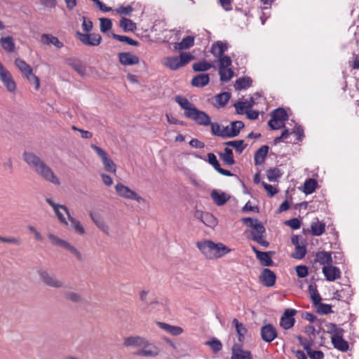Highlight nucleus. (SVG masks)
Masks as SVG:
<instances>
[{"mask_svg":"<svg viewBox=\"0 0 359 359\" xmlns=\"http://www.w3.org/2000/svg\"><path fill=\"white\" fill-rule=\"evenodd\" d=\"M123 345L126 347H135L138 349L133 355L146 358H156L161 353L160 348L150 342L144 337L131 336L124 339Z\"/></svg>","mask_w":359,"mask_h":359,"instance_id":"1","label":"nucleus"},{"mask_svg":"<svg viewBox=\"0 0 359 359\" xmlns=\"http://www.w3.org/2000/svg\"><path fill=\"white\" fill-rule=\"evenodd\" d=\"M196 245L205 257L209 259L219 258L231 250L221 243H215L211 241L198 242Z\"/></svg>","mask_w":359,"mask_h":359,"instance_id":"2","label":"nucleus"},{"mask_svg":"<svg viewBox=\"0 0 359 359\" xmlns=\"http://www.w3.org/2000/svg\"><path fill=\"white\" fill-rule=\"evenodd\" d=\"M29 167L46 181L55 185L60 184L59 179L41 158H25Z\"/></svg>","mask_w":359,"mask_h":359,"instance_id":"3","label":"nucleus"},{"mask_svg":"<svg viewBox=\"0 0 359 359\" xmlns=\"http://www.w3.org/2000/svg\"><path fill=\"white\" fill-rule=\"evenodd\" d=\"M193 60H194V56L189 53L185 52L182 53L180 56L165 57L163 60V64L172 70H177L185 66Z\"/></svg>","mask_w":359,"mask_h":359,"instance_id":"4","label":"nucleus"},{"mask_svg":"<svg viewBox=\"0 0 359 359\" xmlns=\"http://www.w3.org/2000/svg\"><path fill=\"white\" fill-rule=\"evenodd\" d=\"M47 237L50 240L51 244L55 246L61 247L73 254L79 261L83 260L82 254L76 248L73 246L70 243L59 238L52 233H48Z\"/></svg>","mask_w":359,"mask_h":359,"instance_id":"5","label":"nucleus"},{"mask_svg":"<svg viewBox=\"0 0 359 359\" xmlns=\"http://www.w3.org/2000/svg\"><path fill=\"white\" fill-rule=\"evenodd\" d=\"M288 115L283 108H278L271 113V119L268 124L272 130L285 128L284 122L287 120Z\"/></svg>","mask_w":359,"mask_h":359,"instance_id":"6","label":"nucleus"},{"mask_svg":"<svg viewBox=\"0 0 359 359\" xmlns=\"http://www.w3.org/2000/svg\"><path fill=\"white\" fill-rule=\"evenodd\" d=\"M115 189L117 194L123 198L127 199L135 200L139 203L144 201V199L141 196H138L136 192L131 190L129 187L123 185L121 183H118L115 186Z\"/></svg>","mask_w":359,"mask_h":359,"instance_id":"7","label":"nucleus"},{"mask_svg":"<svg viewBox=\"0 0 359 359\" xmlns=\"http://www.w3.org/2000/svg\"><path fill=\"white\" fill-rule=\"evenodd\" d=\"M38 273L43 282L48 286L54 288L65 287L63 282L56 278L55 276L49 273L47 271L39 269Z\"/></svg>","mask_w":359,"mask_h":359,"instance_id":"8","label":"nucleus"},{"mask_svg":"<svg viewBox=\"0 0 359 359\" xmlns=\"http://www.w3.org/2000/svg\"><path fill=\"white\" fill-rule=\"evenodd\" d=\"M46 201L47 202V203L49 205H50L53 208L54 212H55L57 217L60 220V222H62V224L67 225L68 224V222H67V220L66 219V218L65 217L64 214H66L67 217L69 218V215H71L69 212L68 208L64 205H60V204L55 203L50 198H46Z\"/></svg>","mask_w":359,"mask_h":359,"instance_id":"9","label":"nucleus"},{"mask_svg":"<svg viewBox=\"0 0 359 359\" xmlns=\"http://www.w3.org/2000/svg\"><path fill=\"white\" fill-rule=\"evenodd\" d=\"M0 80L9 92H14L16 84L8 70H7L0 62Z\"/></svg>","mask_w":359,"mask_h":359,"instance_id":"10","label":"nucleus"},{"mask_svg":"<svg viewBox=\"0 0 359 359\" xmlns=\"http://www.w3.org/2000/svg\"><path fill=\"white\" fill-rule=\"evenodd\" d=\"M188 118L194 121L199 126H208L211 124V119L209 115L197 108L191 114H189Z\"/></svg>","mask_w":359,"mask_h":359,"instance_id":"11","label":"nucleus"},{"mask_svg":"<svg viewBox=\"0 0 359 359\" xmlns=\"http://www.w3.org/2000/svg\"><path fill=\"white\" fill-rule=\"evenodd\" d=\"M231 359H253L250 351L243 348V344L235 343L231 348Z\"/></svg>","mask_w":359,"mask_h":359,"instance_id":"12","label":"nucleus"},{"mask_svg":"<svg viewBox=\"0 0 359 359\" xmlns=\"http://www.w3.org/2000/svg\"><path fill=\"white\" fill-rule=\"evenodd\" d=\"M76 34L79 36V40L86 46H96L101 42L102 37L99 34H83L78 32Z\"/></svg>","mask_w":359,"mask_h":359,"instance_id":"13","label":"nucleus"},{"mask_svg":"<svg viewBox=\"0 0 359 359\" xmlns=\"http://www.w3.org/2000/svg\"><path fill=\"white\" fill-rule=\"evenodd\" d=\"M297 311L292 309H287L280 318V325L285 330H289L294 326L295 320L293 316Z\"/></svg>","mask_w":359,"mask_h":359,"instance_id":"14","label":"nucleus"},{"mask_svg":"<svg viewBox=\"0 0 359 359\" xmlns=\"http://www.w3.org/2000/svg\"><path fill=\"white\" fill-rule=\"evenodd\" d=\"M241 222L245 226L250 227L253 229L252 231L255 234L265 233L266 229L264 225L259 221L258 219L252 217H243Z\"/></svg>","mask_w":359,"mask_h":359,"instance_id":"15","label":"nucleus"},{"mask_svg":"<svg viewBox=\"0 0 359 359\" xmlns=\"http://www.w3.org/2000/svg\"><path fill=\"white\" fill-rule=\"evenodd\" d=\"M262 339L266 342H271L277 336V330L271 324H267L262 327L261 330Z\"/></svg>","mask_w":359,"mask_h":359,"instance_id":"16","label":"nucleus"},{"mask_svg":"<svg viewBox=\"0 0 359 359\" xmlns=\"http://www.w3.org/2000/svg\"><path fill=\"white\" fill-rule=\"evenodd\" d=\"M276 276L271 269H264L259 276L260 283L266 287H272L275 285Z\"/></svg>","mask_w":359,"mask_h":359,"instance_id":"17","label":"nucleus"},{"mask_svg":"<svg viewBox=\"0 0 359 359\" xmlns=\"http://www.w3.org/2000/svg\"><path fill=\"white\" fill-rule=\"evenodd\" d=\"M244 126L243 122L241 121H233L231 123L230 126H224V132L225 138L236 137Z\"/></svg>","mask_w":359,"mask_h":359,"instance_id":"18","label":"nucleus"},{"mask_svg":"<svg viewBox=\"0 0 359 359\" xmlns=\"http://www.w3.org/2000/svg\"><path fill=\"white\" fill-rule=\"evenodd\" d=\"M194 217L207 226L214 227L217 224L216 218L209 212H203L200 210H196L194 213Z\"/></svg>","mask_w":359,"mask_h":359,"instance_id":"19","label":"nucleus"},{"mask_svg":"<svg viewBox=\"0 0 359 359\" xmlns=\"http://www.w3.org/2000/svg\"><path fill=\"white\" fill-rule=\"evenodd\" d=\"M323 273L328 281H334L341 277L340 269L331 264L324 266L323 267Z\"/></svg>","mask_w":359,"mask_h":359,"instance_id":"20","label":"nucleus"},{"mask_svg":"<svg viewBox=\"0 0 359 359\" xmlns=\"http://www.w3.org/2000/svg\"><path fill=\"white\" fill-rule=\"evenodd\" d=\"M295 134L297 136V141H302L303 137H304V130L300 126H296L294 130L291 133L289 132L287 129H285L281 134L280 136L277 137L274 140V143L277 144L280 142H281L283 140L287 139V137L292 135Z\"/></svg>","mask_w":359,"mask_h":359,"instance_id":"21","label":"nucleus"},{"mask_svg":"<svg viewBox=\"0 0 359 359\" xmlns=\"http://www.w3.org/2000/svg\"><path fill=\"white\" fill-rule=\"evenodd\" d=\"M175 102L184 110V116L188 118L189 114L196 109V107L187 98L182 96H176Z\"/></svg>","mask_w":359,"mask_h":359,"instance_id":"22","label":"nucleus"},{"mask_svg":"<svg viewBox=\"0 0 359 359\" xmlns=\"http://www.w3.org/2000/svg\"><path fill=\"white\" fill-rule=\"evenodd\" d=\"M120 62L125 66L137 65L140 62V58L131 53H120L118 54Z\"/></svg>","mask_w":359,"mask_h":359,"instance_id":"23","label":"nucleus"},{"mask_svg":"<svg viewBox=\"0 0 359 359\" xmlns=\"http://www.w3.org/2000/svg\"><path fill=\"white\" fill-rule=\"evenodd\" d=\"M344 334H339L335 337H331V342L334 348L341 351L346 352L349 348L348 343L344 339Z\"/></svg>","mask_w":359,"mask_h":359,"instance_id":"24","label":"nucleus"},{"mask_svg":"<svg viewBox=\"0 0 359 359\" xmlns=\"http://www.w3.org/2000/svg\"><path fill=\"white\" fill-rule=\"evenodd\" d=\"M210 196L218 206L224 205L230 198L226 193L215 189L211 192Z\"/></svg>","mask_w":359,"mask_h":359,"instance_id":"25","label":"nucleus"},{"mask_svg":"<svg viewBox=\"0 0 359 359\" xmlns=\"http://www.w3.org/2000/svg\"><path fill=\"white\" fill-rule=\"evenodd\" d=\"M67 64L71 66L80 76H85L86 74V67L81 61L69 58L67 60Z\"/></svg>","mask_w":359,"mask_h":359,"instance_id":"26","label":"nucleus"},{"mask_svg":"<svg viewBox=\"0 0 359 359\" xmlns=\"http://www.w3.org/2000/svg\"><path fill=\"white\" fill-rule=\"evenodd\" d=\"M228 46L226 43L217 41L211 47V53L216 57H221L225 51L227 50Z\"/></svg>","mask_w":359,"mask_h":359,"instance_id":"27","label":"nucleus"},{"mask_svg":"<svg viewBox=\"0 0 359 359\" xmlns=\"http://www.w3.org/2000/svg\"><path fill=\"white\" fill-rule=\"evenodd\" d=\"M210 76L208 74H200L195 76L191 80V85L195 87L202 88L208 84Z\"/></svg>","mask_w":359,"mask_h":359,"instance_id":"28","label":"nucleus"},{"mask_svg":"<svg viewBox=\"0 0 359 359\" xmlns=\"http://www.w3.org/2000/svg\"><path fill=\"white\" fill-rule=\"evenodd\" d=\"M41 41L43 44H53L57 48H61L64 46L57 37L48 34H43L41 36Z\"/></svg>","mask_w":359,"mask_h":359,"instance_id":"29","label":"nucleus"},{"mask_svg":"<svg viewBox=\"0 0 359 359\" xmlns=\"http://www.w3.org/2000/svg\"><path fill=\"white\" fill-rule=\"evenodd\" d=\"M90 217L95 225L104 233L109 234V226L104 219L97 214L90 213Z\"/></svg>","mask_w":359,"mask_h":359,"instance_id":"30","label":"nucleus"},{"mask_svg":"<svg viewBox=\"0 0 359 359\" xmlns=\"http://www.w3.org/2000/svg\"><path fill=\"white\" fill-rule=\"evenodd\" d=\"M195 39L192 36H187L182 39V40L176 43L174 46L175 50H182L184 49H188L192 47L194 45Z\"/></svg>","mask_w":359,"mask_h":359,"instance_id":"31","label":"nucleus"},{"mask_svg":"<svg viewBox=\"0 0 359 359\" xmlns=\"http://www.w3.org/2000/svg\"><path fill=\"white\" fill-rule=\"evenodd\" d=\"M233 323L235 325L236 334L238 336V343L243 344L245 336L248 332L247 328L245 327V325L240 323L236 318H234L233 320Z\"/></svg>","mask_w":359,"mask_h":359,"instance_id":"32","label":"nucleus"},{"mask_svg":"<svg viewBox=\"0 0 359 359\" xmlns=\"http://www.w3.org/2000/svg\"><path fill=\"white\" fill-rule=\"evenodd\" d=\"M316 262H319L324 266L330 265L332 262L331 252L320 251L316 255Z\"/></svg>","mask_w":359,"mask_h":359,"instance_id":"33","label":"nucleus"},{"mask_svg":"<svg viewBox=\"0 0 359 359\" xmlns=\"http://www.w3.org/2000/svg\"><path fill=\"white\" fill-rule=\"evenodd\" d=\"M159 327L173 336H178L183 332V329L180 326H174L165 323H158Z\"/></svg>","mask_w":359,"mask_h":359,"instance_id":"34","label":"nucleus"},{"mask_svg":"<svg viewBox=\"0 0 359 359\" xmlns=\"http://www.w3.org/2000/svg\"><path fill=\"white\" fill-rule=\"evenodd\" d=\"M255 104V100L253 97H250L248 100L238 102L234 104V107L236 109V112L238 114H243L245 109H250Z\"/></svg>","mask_w":359,"mask_h":359,"instance_id":"35","label":"nucleus"},{"mask_svg":"<svg viewBox=\"0 0 359 359\" xmlns=\"http://www.w3.org/2000/svg\"><path fill=\"white\" fill-rule=\"evenodd\" d=\"M231 97V94L228 92H224L221 93L219 94H217L215 97V100L216 102V104L215 106L217 108H222L224 107L226 104L228 102Z\"/></svg>","mask_w":359,"mask_h":359,"instance_id":"36","label":"nucleus"},{"mask_svg":"<svg viewBox=\"0 0 359 359\" xmlns=\"http://www.w3.org/2000/svg\"><path fill=\"white\" fill-rule=\"evenodd\" d=\"M325 223L319 222L318 219L316 222H313L311 225V231L313 236H319L325 232Z\"/></svg>","mask_w":359,"mask_h":359,"instance_id":"37","label":"nucleus"},{"mask_svg":"<svg viewBox=\"0 0 359 359\" xmlns=\"http://www.w3.org/2000/svg\"><path fill=\"white\" fill-rule=\"evenodd\" d=\"M0 44L7 52L11 53L15 50V43L12 36L1 37Z\"/></svg>","mask_w":359,"mask_h":359,"instance_id":"38","label":"nucleus"},{"mask_svg":"<svg viewBox=\"0 0 359 359\" xmlns=\"http://www.w3.org/2000/svg\"><path fill=\"white\" fill-rule=\"evenodd\" d=\"M63 296L67 300L76 304L81 303L83 301V297L81 294L73 291L65 292Z\"/></svg>","mask_w":359,"mask_h":359,"instance_id":"39","label":"nucleus"},{"mask_svg":"<svg viewBox=\"0 0 359 359\" xmlns=\"http://www.w3.org/2000/svg\"><path fill=\"white\" fill-rule=\"evenodd\" d=\"M252 83V81L250 77H241L236 81L234 88L239 90L246 89L251 86Z\"/></svg>","mask_w":359,"mask_h":359,"instance_id":"40","label":"nucleus"},{"mask_svg":"<svg viewBox=\"0 0 359 359\" xmlns=\"http://www.w3.org/2000/svg\"><path fill=\"white\" fill-rule=\"evenodd\" d=\"M119 26L124 32H133L137 29L136 24L131 20L126 18L121 19Z\"/></svg>","mask_w":359,"mask_h":359,"instance_id":"41","label":"nucleus"},{"mask_svg":"<svg viewBox=\"0 0 359 359\" xmlns=\"http://www.w3.org/2000/svg\"><path fill=\"white\" fill-rule=\"evenodd\" d=\"M327 327V332L332 334L331 337H335V336H338L339 334H344L345 331L338 327L336 324L332 323H325Z\"/></svg>","mask_w":359,"mask_h":359,"instance_id":"42","label":"nucleus"},{"mask_svg":"<svg viewBox=\"0 0 359 359\" xmlns=\"http://www.w3.org/2000/svg\"><path fill=\"white\" fill-rule=\"evenodd\" d=\"M308 290H309V294L311 295V298L312 299L313 304L315 306H317L320 303H321L320 301L322 300V298L318 293L316 285H313L311 284L309 285Z\"/></svg>","mask_w":359,"mask_h":359,"instance_id":"43","label":"nucleus"},{"mask_svg":"<svg viewBox=\"0 0 359 359\" xmlns=\"http://www.w3.org/2000/svg\"><path fill=\"white\" fill-rule=\"evenodd\" d=\"M208 163L220 174L225 176H232L233 174L225 169L221 168L220 164L217 161V158H206Z\"/></svg>","mask_w":359,"mask_h":359,"instance_id":"44","label":"nucleus"},{"mask_svg":"<svg viewBox=\"0 0 359 359\" xmlns=\"http://www.w3.org/2000/svg\"><path fill=\"white\" fill-rule=\"evenodd\" d=\"M15 64L25 76L27 74H30V72H32V67L22 59H15Z\"/></svg>","mask_w":359,"mask_h":359,"instance_id":"45","label":"nucleus"},{"mask_svg":"<svg viewBox=\"0 0 359 359\" xmlns=\"http://www.w3.org/2000/svg\"><path fill=\"white\" fill-rule=\"evenodd\" d=\"M317 188V182L314 179L309 178L304 184V192L306 194H312Z\"/></svg>","mask_w":359,"mask_h":359,"instance_id":"46","label":"nucleus"},{"mask_svg":"<svg viewBox=\"0 0 359 359\" xmlns=\"http://www.w3.org/2000/svg\"><path fill=\"white\" fill-rule=\"evenodd\" d=\"M111 36L113 39L118 40V41L126 43L130 46H137L139 45V42L137 41H135L127 36L118 35V34L112 33Z\"/></svg>","mask_w":359,"mask_h":359,"instance_id":"47","label":"nucleus"},{"mask_svg":"<svg viewBox=\"0 0 359 359\" xmlns=\"http://www.w3.org/2000/svg\"><path fill=\"white\" fill-rule=\"evenodd\" d=\"M219 74L220 76V80L222 81H229L233 78L234 76V72L231 68H224L219 69Z\"/></svg>","mask_w":359,"mask_h":359,"instance_id":"48","label":"nucleus"},{"mask_svg":"<svg viewBox=\"0 0 359 359\" xmlns=\"http://www.w3.org/2000/svg\"><path fill=\"white\" fill-rule=\"evenodd\" d=\"M224 144L226 146H230V147H233L236 150V151L238 153V154H241L246 147V144H245V143H244V140L229 141V142H225Z\"/></svg>","mask_w":359,"mask_h":359,"instance_id":"49","label":"nucleus"},{"mask_svg":"<svg viewBox=\"0 0 359 359\" xmlns=\"http://www.w3.org/2000/svg\"><path fill=\"white\" fill-rule=\"evenodd\" d=\"M69 220L71 222V227L72 229H74V230L76 233H78L81 235H83L85 233L86 231L79 220L72 217L71 215H69Z\"/></svg>","mask_w":359,"mask_h":359,"instance_id":"50","label":"nucleus"},{"mask_svg":"<svg viewBox=\"0 0 359 359\" xmlns=\"http://www.w3.org/2000/svg\"><path fill=\"white\" fill-rule=\"evenodd\" d=\"M210 126H211V131L214 135L225 138L224 132H223L224 131L225 127L223 125L211 122Z\"/></svg>","mask_w":359,"mask_h":359,"instance_id":"51","label":"nucleus"},{"mask_svg":"<svg viewBox=\"0 0 359 359\" xmlns=\"http://www.w3.org/2000/svg\"><path fill=\"white\" fill-rule=\"evenodd\" d=\"M259 256L257 257L260 262L261 264L264 266H271L273 264V262L271 257L269 256V253L262 252L259 253Z\"/></svg>","mask_w":359,"mask_h":359,"instance_id":"52","label":"nucleus"},{"mask_svg":"<svg viewBox=\"0 0 359 359\" xmlns=\"http://www.w3.org/2000/svg\"><path fill=\"white\" fill-rule=\"evenodd\" d=\"M212 65L206 61H201L193 65V69L194 72H205L210 69Z\"/></svg>","mask_w":359,"mask_h":359,"instance_id":"53","label":"nucleus"},{"mask_svg":"<svg viewBox=\"0 0 359 359\" xmlns=\"http://www.w3.org/2000/svg\"><path fill=\"white\" fill-rule=\"evenodd\" d=\"M264 233H261V234H255V232L254 231H251L250 232V235H251V237L250 238L252 240H253L254 241H256L259 244H260L262 246L264 247V248H267L269 247V243L264 240Z\"/></svg>","mask_w":359,"mask_h":359,"instance_id":"54","label":"nucleus"},{"mask_svg":"<svg viewBox=\"0 0 359 359\" xmlns=\"http://www.w3.org/2000/svg\"><path fill=\"white\" fill-rule=\"evenodd\" d=\"M205 344L209 346L214 353L219 352L222 348L221 341L216 338H213L212 340L206 341Z\"/></svg>","mask_w":359,"mask_h":359,"instance_id":"55","label":"nucleus"},{"mask_svg":"<svg viewBox=\"0 0 359 359\" xmlns=\"http://www.w3.org/2000/svg\"><path fill=\"white\" fill-rule=\"evenodd\" d=\"M306 253V249L304 245H298L295 247V251L292 255V257L294 259H301L304 257Z\"/></svg>","mask_w":359,"mask_h":359,"instance_id":"56","label":"nucleus"},{"mask_svg":"<svg viewBox=\"0 0 359 359\" xmlns=\"http://www.w3.org/2000/svg\"><path fill=\"white\" fill-rule=\"evenodd\" d=\"M102 164L107 171L110 172H116V166L111 158H102Z\"/></svg>","mask_w":359,"mask_h":359,"instance_id":"57","label":"nucleus"},{"mask_svg":"<svg viewBox=\"0 0 359 359\" xmlns=\"http://www.w3.org/2000/svg\"><path fill=\"white\" fill-rule=\"evenodd\" d=\"M219 58V69L230 67L231 65L232 61L229 56L223 55Z\"/></svg>","mask_w":359,"mask_h":359,"instance_id":"58","label":"nucleus"},{"mask_svg":"<svg viewBox=\"0 0 359 359\" xmlns=\"http://www.w3.org/2000/svg\"><path fill=\"white\" fill-rule=\"evenodd\" d=\"M100 31L103 33H106L107 31L111 29L112 22L109 18H100Z\"/></svg>","mask_w":359,"mask_h":359,"instance_id":"59","label":"nucleus"},{"mask_svg":"<svg viewBox=\"0 0 359 359\" xmlns=\"http://www.w3.org/2000/svg\"><path fill=\"white\" fill-rule=\"evenodd\" d=\"M317 312L320 314H329L333 311L330 304L320 303L317 305Z\"/></svg>","mask_w":359,"mask_h":359,"instance_id":"60","label":"nucleus"},{"mask_svg":"<svg viewBox=\"0 0 359 359\" xmlns=\"http://www.w3.org/2000/svg\"><path fill=\"white\" fill-rule=\"evenodd\" d=\"M82 20V29L85 34H88L93 29V22L86 16L81 17Z\"/></svg>","mask_w":359,"mask_h":359,"instance_id":"61","label":"nucleus"},{"mask_svg":"<svg viewBox=\"0 0 359 359\" xmlns=\"http://www.w3.org/2000/svg\"><path fill=\"white\" fill-rule=\"evenodd\" d=\"M115 11L121 15H130L133 11V8L130 5L120 6L115 9Z\"/></svg>","mask_w":359,"mask_h":359,"instance_id":"62","label":"nucleus"},{"mask_svg":"<svg viewBox=\"0 0 359 359\" xmlns=\"http://www.w3.org/2000/svg\"><path fill=\"white\" fill-rule=\"evenodd\" d=\"M26 78L29 81V82L32 84L34 85V88L36 90H39L40 86V81L38 76L33 74L32 72H30V74H27L25 75Z\"/></svg>","mask_w":359,"mask_h":359,"instance_id":"63","label":"nucleus"},{"mask_svg":"<svg viewBox=\"0 0 359 359\" xmlns=\"http://www.w3.org/2000/svg\"><path fill=\"white\" fill-rule=\"evenodd\" d=\"M306 353L311 359H323L324 354L321 351H313L310 348H306Z\"/></svg>","mask_w":359,"mask_h":359,"instance_id":"64","label":"nucleus"}]
</instances>
